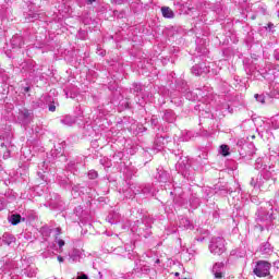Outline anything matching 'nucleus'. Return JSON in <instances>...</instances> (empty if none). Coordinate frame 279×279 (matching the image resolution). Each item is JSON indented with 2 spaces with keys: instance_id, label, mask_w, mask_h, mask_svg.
<instances>
[{
  "instance_id": "1",
  "label": "nucleus",
  "mask_w": 279,
  "mask_h": 279,
  "mask_svg": "<svg viewBox=\"0 0 279 279\" xmlns=\"http://www.w3.org/2000/svg\"><path fill=\"white\" fill-rule=\"evenodd\" d=\"M256 228L263 232V230H271L274 228V208L271 206L259 207L255 214Z\"/></svg>"
},
{
  "instance_id": "2",
  "label": "nucleus",
  "mask_w": 279,
  "mask_h": 279,
  "mask_svg": "<svg viewBox=\"0 0 279 279\" xmlns=\"http://www.w3.org/2000/svg\"><path fill=\"white\" fill-rule=\"evenodd\" d=\"M131 191H133V194L131 195L126 194V199H134L135 195H141V194L154 195V189L149 183H144V184L133 183L131 184Z\"/></svg>"
},
{
  "instance_id": "3",
  "label": "nucleus",
  "mask_w": 279,
  "mask_h": 279,
  "mask_svg": "<svg viewBox=\"0 0 279 279\" xmlns=\"http://www.w3.org/2000/svg\"><path fill=\"white\" fill-rule=\"evenodd\" d=\"M209 252L214 256H221L226 253V240L221 236H214L209 242Z\"/></svg>"
},
{
  "instance_id": "4",
  "label": "nucleus",
  "mask_w": 279,
  "mask_h": 279,
  "mask_svg": "<svg viewBox=\"0 0 279 279\" xmlns=\"http://www.w3.org/2000/svg\"><path fill=\"white\" fill-rule=\"evenodd\" d=\"M271 269V264L267 260H258L255 265L253 272L257 278H265L269 276Z\"/></svg>"
},
{
  "instance_id": "5",
  "label": "nucleus",
  "mask_w": 279,
  "mask_h": 279,
  "mask_svg": "<svg viewBox=\"0 0 279 279\" xmlns=\"http://www.w3.org/2000/svg\"><path fill=\"white\" fill-rule=\"evenodd\" d=\"M258 73L268 82H274L278 75V68L274 64H267L265 68H260Z\"/></svg>"
},
{
  "instance_id": "6",
  "label": "nucleus",
  "mask_w": 279,
  "mask_h": 279,
  "mask_svg": "<svg viewBox=\"0 0 279 279\" xmlns=\"http://www.w3.org/2000/svg\"><path fill=\"white\" fill-rule=\"evenodd\" d=\"M250 184L251 186H253V189L269 191V184L265 181V178L263 177L262 173L252 177Z\"/></svg>"
},
{
  "instance_id": "7",
  "label": "nucleus",
  "mask_w": 279,
  "mask_h": 279,
  "mask_svg": "<svg viewBox=\"0 0 279 279\" xmlns=\"http://www.w3.org/2000/svg\"><path fill=\"white\" fill-rule=\"evenodd\" d=\"M32 258H22V266L24 267V274L27 278H36V269L29 266Z\"/></svg>"
},
{
  "instance_id": "8",
  "label": "nucleus",
  "mask_w": 279,
  "mask_h": 279,
  "mask_svg": "<svg viewBox=\"0 0 279 279\" xmlns=\"http://www.w3.org/2000/svg\"><path fill=\"white\" fill-rule=\"evenodd\" d=\"M262 175L268 186L276 184V173H274V170H271V168H269V170H263Z\"/></svg>"
},
{
  "instance_id": "9",
  "label": "nucleus",
  "mask_w": 279,
  "mask_h": 279,
  "mask_svg": "<svg viewBox=\"0 0 279 279\" xmlns=\"http://www.w3.org/2000/svg\"><path fill=\"white\" fill-rule=\"evenodd\" d=\"M225 267H226V264H223L222 262L221 263H216L213 266L211 271H213L215 278H217V279L226 278V276H223Z\"/></svg>"
},
{
  "instance_id": "10",
  "label": "nucleus",
  "mask_w": 279,
  "mask_h": 279,
  "mask_svg": "<svg viewBox=\"0 0 279 279\" xmlns=\"http://www.w3.org/2000/svg\"><path fill=\"white\" fill-rule=\"evenodd\" d=\"M33 112L28 109H20L19 112V121H23V123H29V121L32 120L33 117Z\"/></svg>"
},
{
  "instance_id": "11",
  "label": "nucleus",
  "mask_w": 279,
  "mask_h": 279,
  "mask_svg": "<svg viewBox=\"0 0 279 279\" xmlns=\"http://www.w3.org/2000/svg\"><path fill=\"white\" fill-rule=\"evenodd\" d=\"M250 149H254V145L250 144V145L243 146L242 151H240V156L242 158H246V160H250V158L254 156V151H251Z\"/></svg>"
},
{
  "instance_id": "12",
  "label": "nucleus",
  "mask_w": 279,
  "mask_h": 279,
  "mask_svg": "<svg viewBox=\"0 0 279 279\" xmlns=\"http://www.w3.org/2000/svg\"><path fill=\"white\" fill-rule=\"evenodd\" d=\"M25 45V41H23V37L21 35H14L11 39V46L13 49H21Z\"/></svg>"
},
{
  "instance_id": "13",
  "label": "nucleus",
  "mask_w": 279,
  "mask_h": 279,
  "mask_svg": "<svg viewBox=\"0 0 279 279\" xmlns=\"http://www.w3.org/2000/svg\"><path fill=\"white\" fill-rule=\"evenodd\" d=\"M191 71H192V74L196 76H199L203 73H208V69L204 64H195L192 66Z\"/></svg>"
},
{
  "instance_id": "14",
  "label": "nucleus",
  "mask_w": 279,
  "mask_h": 279,
  "mask_svg": "<svg viewBox=\"0 0 279 279\" xmlns=\"http://www.w3.org/2000/svg\"><path fill=\"white\" fill-rule=\"evenodd\" d=\"M106 221H108V223H111V226H114L121 221V215H119V213H110L107 216Z\"/></svg>"
},
{
  "instance_id": "15",
  "label": "nucleus",
  "mask_w": 279,
  "mask_h": 279,
  "mask_svg": "<svg viewBox=\"0 0 279 279\" xmlns=\"http://www.w3.org/2000/svg\"><path fill=\"white\" fill-rule=\"evenodd\" d=\"M162 119L167 123H173L175 121V113L173 112V110L168 109L165 111Z\"/></svg>"
},
{
  "instance_id": "16",
  "label": "nucleus",
  "mask_w": 279,
  "mask_h": 279,
  "mask_svg": "<svg viewBox=\"0 0 279 279\" xmlns=\"http://www.w3.org/2000/svg\"><path fill=\"white\" fill-rule=\"evenodd\" d=\"M75 122H76V119L75 117H72V116H64L60 120V123H62V125H68V128H71V125H75Z\"/></svg>"
},
{
  "instance_id": "17",
  "label": "nucleus",
  "mask_w": 279,
  "mask_h": 279,
  "mask_svg": "<svg viewBox=\"0 0 279 279\" xmlns=\"http://www.w3.org/2000/svg\"><path fill=\"white\" fill-rule=\"evenodd\" d=\"M156 179L158 180V182H163L166 183L167 180H169V173H167V171L158 168L157 169V175Z\"/></svg>"
},
{
  "instance_id": "18",
  "label": "nucleus",
  "mask_w": 279,
  "mask_h": 279,
  "mask_svg": "<svg viewBox=\"0 0 279 279\" xmlns=\"http://www.w3.org/2000/svg\"><path fill=\"white\" fill-rule=\"evenodd\" d=\"M161 14H162L163 19H174V16H175V13H173V10H171V8H169V7H162Z\"/></svg>"
},
{
  "instance_id": "19",
  "label": "nucleus",
  "mask_w": 279,
  "mask_h": 279,
  "mask_svg": "<svg viewBox=\"0 0 279 279\" xmlns=\"http://www.w3.org/2000/svg\"><path fill=\"white\" fill-rule=\"evenodd\" d=\"M165 147V137H157L153 147V151H160Z\"/></svg>"
},
{
  "instance_id": "20",
  "label": "nucleus",
  "mask_w": 279,
  "mask_h": 279,
  "mask_svg": "<svg viewBox=\"0 0 279 279\" xmlns=\"http://www.w3.org/2000/svg\"><path fill=\"white\" fill-rule=\"evenodd\" d=\"M2 243H4L5 245H10L11 243H16V238H14V235H12L11 233H4L2 235Z\"/></svg>"
},
{
  "instance_id": "21",
  "label": "nucleus",
  "mask_w": 279,
  "mask_h": 279,
  "mask_svg": "<svg viewBox=\"0 0 279 279\" xmlns=\"http://www.w3.org/2000/svg\"><path fill=\"white\" fill-rule=\"evenodd\" d=\"M179 228H185V230H192L193 225H191V220H189L187 218H181L179 220Z\"/></svg>"
},
{
  "instance_id": "22",
  "label": "nucleus",
  "mask_w": 279,
  "mask_h": 279,
  "mask_svg": "<svg viewBox=\"0 0 279 279\" xmlns=\"http://www.w3.org/2000/svg\"><path fill=\"white\" fill-rule=\"evenodd\" d=\"M270 97H275V98L279 99V83H271Z\"/></svg>"
},
{
  "instance_id": "23",
  "label": "nucleus",
  "mask_w": 279,
  "mask_h": 279,
  "mask_svg": "<svg viewBox=\"0 0 279 279\" xmlns=\"http://www.w3.org/2000/svg\"><path fill=\"white\" fill-rule=\"evenodd\" d=\"M260 252L262 254H271L274 252V247H271V244L269 242H266L262 244Z\"/></svg>"
},
{
  "instance_id": "24",
  "label": "nucleus",
  "mask_w": 279,
  "mask_h": 279,
  "mask_svg": "<svg viewBox=\"0 0 279 279\" xmlns=\"http://www.w3.org/2000/svg\"><path fill=\"white\" fill-rule=\"evenodd\" d=\"M9 222L12 223V226H19L21 223V215L13 214L9 217Z\"/></svg>"
},
{
  "instance_id": "25",
  "label": "nucleus",
  "mask_w": 279,
  "mask_h": 279,
  "mask_svg": "<svg viewBox=\"0 0 279 279\" xmlns=\"http://www.w3.org/2000/svg\"><path fill=\"white\" fill-rule=\"evenodd\" d=\"M191 138H193V132L191 131H184L182 133V136L180 137V141L183 143L189 142Z\"/></svg>"
},
{
  "instance_id": "26",
  "label": "nucleus",
  "mask_w": 279,
  "mask_h": 279,
  "mask_svg": "<svg viewBox=\"0 0 279 279\" xmlns=\"http://www.w3.org/2000/svg\"><path fill=\"white\" fill-rule=\"evenodd\" d=\"M9 265L7 264L5 266L2 267V279H14V277H12V272L10 270L5 271L8 269Z\"/></svg>"
},
{
  "instance_id": "27",
  "label": "nucleus",
  "mask_w": 279,
  "mask_h": 279,
  "mask_svg": "<svg viewBox=\"0 0 279 279\" xmlns=\"http://www.w3.org/2000/svg\"><path fill=\"white\" fill-rule=\"evenodd\" d=\"M84 194V191H82V187L80 185H73L72 186V195L73 197H80V195Z\"/></svg>"
},
{
  "instance_id": "28",
  "label": "nucleus",
  "mask_w": 279,
  "mask_h": 279,
  "mask_svg": "<svg viewBox=\"0 0 279 279\" xmlns=\"http://www.w3.org/2000/svg\"><path fill=\"white\" fill-rule=\"evenodd\" d=\"M220 154L221 156H230V147L228 145L220 146Z\"/></svg>"
},
{
  "instance_id": "29",
  "label": "nucleus",
  "mask_w": 279,
  "mask_h": 279,
  "mask_svg": "<svg viewBox=\"0 0 279 279\" xmlns=\"http://www.w3.org/2000/svg\"><path fill=\"white\" fill-rule=\"evenodd\" d=\"M87 175L89 180H97V178H99V173H97L95 170H90Z\"/></svg>"
},
{
  "instance_id": "30",
  "label": "nucleus",
  "mask_w": 279,
  "mask_h": 279,
  "mask_svg": "<svg viewBox=\"0 0 279 279\" xmlns=\"http://www.w3.org/2000/svg\"><path fill=\"white\" fill-rule=\"evenodd\" d=\"M190 205L192 206V208H197V206H199V198L197 197L191 198Z\"/></svg>"
},
{
  "instance_id": "31",
  "label": "nucleus",
  "mask_w": 279,
  "mask_h": 279,
  "mask_svg": "<svg viewBox=\"0 0 279 279\" xmlns=\"http://www.w3.org/2000/svg\"><path fill=\"white\" fill-rule=\"evenodd\" d=\"M56 243H57V245H59L58 252H62V247H64V244H65L64 240H60V239L56 238Z\"/></svg>"
},
{
  "instance_id": "32",
  "label": "nucleus",
  "mask_w": 279,
  "mask_h": 279,
  "mask_svg": "<svg viewBox=\"0 0 279 279\" xmlns=\"http://www.w3.org/2000/svg\"><path fill=\"white\" fill-rule=\"evenodd\" d=\"M36 20H38V14H35V13L28 14V16L26 17V21L28 23H32V21H36Z\"/></svg>"
},
{
  "instance_id": "33",
  "label": "nucleus",
  "mask_w": 279,
  "mask_h": 279,
  "mask_svg": "<svg viewBox=\"0 0 279 279\" xmlns=\"http://www.w3.org/2000/svg\"><path fill=\"white\" fill-rule=\"evenodd\" d=\"M74 213H75L76 217H82L84 209L82 208V206H77V207H75Z\"/></svg>"
},
{
  "instance_id": "34",
  "label": "nucleus",
  "mask_w": 279,
  "mask_h": 279,
  "mask_svg": "<svg viewBox=\"0 0 279 279\" xmlns=\"http://www.w3.org/2000/svg\"><path fill=\"white\" fill-rule=\"evenodd\" d=\"M255 99H256V101H258L259 104H265V95L255 94Z\"/></svg>"
},
{
  "instance_id": "35",
  "label": "nucleus",
  "mask_w": 279,
  "mask_h": 279,
  "mask_svg": "<svg viewBox=\"0 0 279 279\" xmlns=\"http://www.w3.org/2000/svg\"><path fill=\"white\" fill-rule=\"evenodd\" d=\"M65 97H66V99H69V98L70 99H75V97H77V94L65 90Z\"/></svg>"
},
{
  "instance_id": "36",
  "label": "nucleus",
  "mask_w": 279,
  "mask_h": 279,
  "mask_svg": "<svg viewBox=\"0 0 279 279\" xmlns=\"http://www.w3.org/2000/svg\"><path fill=\"white\" fill-rule=\"evenodd\" d=\"M43 236H49V234H51V231L48 228H41L40 230Z\"/></svg>"
},
{
  "instance_id": "37",
  "label": "nucleus",
  "mask_w": 279,
  "mask_h": 279,
  "mask_svg": "<svg viewBox=\"0 0 279 279\" xmlns=\"http://www.w3.org/2000/svg\"><path fill=\"white\" fill-rule=\"evenodd\" d=\"M141 90H143V87L138 84H134L133 85V92L134 93H141Z\"/></svg>"
},
{
  "instance_id": "38",
  "label": "nucleus",
  "mask_w": 279,
  "mask_h": 279,
  "mask_svg": "<svg viewBox=\"0 0 279 279\" xmlns=\"http://www.w3.org/2000/svg\"><path fill=\"white\" fill-rule=\"evenodd\" d=\"M203 90H207V93H205V92H203L201 95H202V97H208V93H210V87H208V86H204L203 87Z\"/></svg>"
},
{
  "instance_id": "39",
  "label": "nucleus",
  "mask_w": 279,
  "mask_h": 279,
  "mask_svg": "<svg viewBox=\"0 0 279 279\" xmlns=\"http://www.w3.org/2000/svg\"><path fill=\"white\" fill-rule=\"evenodd\" d=\"M255 169H263V160L262 159L256 160Z\"/></svg>"
},
{
  "instance_id": "40",
  "label": "nucleus",
  "mask_w": 279,
  "mask_h": 279,
  "mask_svg": "<svg viewBox=\"0 0 279 279\" xmlns=\"http://www.w3.org/2000/svg\"><path fill=\"white\" fill-rule=\"evenodd\" d=\"M134 194V191L132 190V185H130V187L124 191V197H128L126 195H133Z\"/></svg>"
},
{
  "instance_id": "41",
  "label": "nucleus",
  "mask_w": 279,
  "mask_h": 279,
  "mask_svg": "<svg viewBox=\"0 0 279 279\" xmlns=\"http://www.w3.org/2000/svg\"><path fill=\"white\" fill-rule=\"evenodd\" d=\"M75 279H88V275L84 272H77V277Z\"/></svg>"
},
{
  "instance_id": "42",
  "label": "nucleus",
  "mask_w": 279,
  "mask_h": 279,
  "mask_svg": "<svg viewBox=\"0 0 279 279\" xmlns=\"http://www.w3.org/2000/svg\"><path fill=\"white\" fill-rule=\"evenodd\" d=\"M274 27H276V25H274V23L269 22L267 24V26L265 27V29H268V32H274Z\"/></svg>"
},
{
  "instance_id": "43",
  "label": "nucleus",
  "mask_w": 279,
  "mask_h": 279,
  "mask_svg": "<svg viewBox=\"0 0 279 279\" xmlns=\"http://www.w3.org/2000/svg\"><path fill=\"white\" fill-rule=\"evenodd\" d=\"M271 122H272V123H275V122L278 123V122H279V116L274 117V118L271 119ZM275 128H279V123L276 124Z\"/></svg>"
},
{
  "instance_id": "44",
  "label": "nucleus",
  "mask_w": 279,
  "mask_h": 279,
  "mask_svg": "<svg viewBox=\"0 0 279 279\" xmlns=\"http://www.w3.org/2000/svg\"><path fill=\"white\" fill-rule=\"evenodd\" d=\"M68 169L71 171L73 169H75V161H71L68 163Z\"/></svg>"
},
{
  "instance_id": "45",
  "label": "nucleus",
  "mask_w": 279,
  "mask_h": 279,
  "mask_svg": "<svg viewBox=\"0 0 279 279\" xmlns=\"http://www.w3.org/2000/svg\"><path fill=\"white\" fill-rule=\"evenodd\" d=\"M274 58L279 61V48L274 51Z\"/></svg>"
},
{
  "instance_id": "46",
  "label": "nucleus",
  "mask_w": 279,
  "mask_h": 279,
  "mask_svg": "<svg viewBox=\"0 0 279 279\" xmlns=\"http://www.w3.org/2000/svg\"><path fill=\"white\" fill-rule=\"evenodd\" d=\"M93 3H97V0H86L87 5H93Z\"/></svg>"
},
{
  "instance_id": "47",
  "label": "nucleus",
  "mask_w": 279,
  "mask_h": 279,
  "mask_svg": "<svg viewBox=\"0 0 279 279\" xmlns=\"http://www.w3.org/2000/svg\"><path fill=\"white\" fill-rule=\"evenodd\" d=\"M98 56H101L104 58V56H106V51L105 50H97Z\"/></svg>"
},
{
  "instance_id": "48",
  "label": "nucleus",
  "mask_w": 279,
  "mask_h": 279,
  "mask_svg": "<svg viewBox=\"0 0 279 279\" xmlns=\"http://www.w3.org/2000/svg\"><path fill=\"white\" fill-rule=\"evenodd\" d=\"M49 111H50V112H56V107H54L53 105H50V106H49Z\"/></svg>"
},
{
  "instance_id": "49",
  "label": "nucleus",
  "mask_w": 279,
  "mask_h": 279,
  "mask_svg": "<svg viewBox=\"0 0 279 279\" xmlns=\"http://www.w3.org/2000/svg\"><path fill=\"white\" fill-rule=\"evenodd\" d=\"M172 276H174V278H178V276H180V272H175V274L171 272L170 278H173Z\"/></svg>"
},
{
  "instance_id": "50",
  "label": "nucleus",
  "mask_w": 279,
  "mask_h": 279,
  "mask_svg": "<svg viewBox=\"0 0 279 279\" xmlns=\"http://www.w3.org/2000/svg\"><path fill=\"white\" fill-rule=\"evenodd\" d=\"M125 1H128V0H116V3H118L119 5H121V3H125Z\"/></svg>"
},
{
  "instance_id": "51",
  "label": "nucleus",
  "mask_w": 279,
  "mask_h": 279,
  "mask_svg": "<svg viewBox=\"0 0 279 279\" xmlns=\"http://www.w3.org/2000/svg\"><path fill=\"white\" fill-rule=\"evenodd\" d=\"M56 232H57V236L60 235V234H62V231H61L60 228H57V229H56Z\"/></svg>"
},
{
  "instance_id": "52",
  "label": "nucleus",
  "mask_w": 279,
  "mask_h": 279,
  "mask_svg": "<svg viewBox=\"0 0 279 279\" xmlns=\"http://www.w3.org/2000/svg\"><path fill=\"white\" fill-rule=\"evenodd\" d=\"M57 258H58L59 263H64V257L58 256Z\"/></svg>"
},
{
  "instance_id": "53",
  "label": "nucleus",
  "mask_w": 279,
  "mask_h": 279,
  "mask_svg": "<svg viewBox=\"0 0 279 279\" xmlns=\"http://www.w3.org/2000/svg\"><path fill=\"white\" fill-rule=\"evenodd\" d=\"M180 167H182V163L178 162L177 163V169H179V171H182V169H180Z\"/></svg>"
},
{
  "instance_id": "54",
  "label": "nucleus",
  "mask_w": 279,
  "mask_h": 279,
  "mask_svg": "<svg viewBox=\"0 0 279 279\" xmlns=\"http://www.w3.org/2000/svg\"><path fill=\"white\" fill-rule=\"evenodd\" d=\"M5 54L8 56V58H12V54L10 52H8V50H4Z\"/></svg>"
},
{
  "instance_id": "55",
  "label": "nucleus",
  "mask_w": 279,
  "mask_h": 279,
  "mask_svg": "<svg viewBox=\"0 0 279 279\" xmlns=\"http://www.w3.org/2000/svg\"><path fill=\"white\" fill-rule=\"evenodd\" d=\"M10 157V151H7L5 154H4V158H9Z\"/></svg>"
},
{
  "instance_id": "56",
  "label": "nucleus",
  "mask_w": 279,
  "mask_h": 279,
  "mask_svg": "<svg viewBox=\"0 0 279 279\" xmlns=\"http://www.w3.org/2000/svg\"><path fill=\"white\" fill-rule=\"evenodd\" d=\"M3 245V239L0 238V247Z\"/></svg>"
},
{
  "instance_id": "57",
  "label": "nucleus",
  "mask_w": 279,
  "mask_h": 279,
  "mask_svg": "<svg viewBox=\"0 0 279 279\" xmlns=\"http://www.w3.org/2000/svg\"><path fill=\"white\" fill-rule=\"evenodd\" d=\"M24 90H25L26 93H29V87H25Z\"/></svg>"
},
{
  "instance_id": "58",
  "label": "nucleus",
  "mask_w": 279,
  "mask_h": 279,
  "mask_svg": "<svg viewBox=\"0 0 279 279\" xmlns=\"http://www.w3.org/2000/svg\"><path fill=\"white\" fill-rule=\"evenodd\" d=\"M98 278H104V275H101V272H98Z\"/></svg>"
},
{
  "instance_id": "59",
  "label": "nucleus",
  "mask_w": 279,
  "mask_h": 279,
  "mask_svg": "<svg viewBox=\"0 0 279 279\" xmlns=\"http://www.w3.org/2000/svg\"><path fill=\"white\" fill-rule=\"evenodd\" d=\"M53 247H56V244L50 245V248H51V250H53Z\"/></svg>"
},
{
  "instance_id": "60",
  "label": "nucleus",
  "mask_w": 279,
  "mask_h": 279,
  "mask_svg": "<svg viewBox=\"0 0 279 279\" xmlns=\"http://www.w3.org/2000/svg\"><path fill=\"white\" fill-rule=\"evenodd\" d=\"M0 141H3V136H0Z\"/></svg>"
},
{
  "instance_id": "61",
  "label": "nucleus",
  "mask_w": 279,
  "mask_h": 279,
  "mask_svg": "<svg viewBox=\"0 0 279 279\" xmlns=\"http://www.w3.org/2000/svg\"><path fill=\"white\" fill-rule=\"evenodd\" d=\"M4 145H5V144L2 143V144H1V147H4Z\"/></svg>"
},
{
  "instance_id": "62",
  "label": "nucleus",
  "mask_w": 279,
  "mask_h": 279,
  "mask_svg": "<svg viewBox=\"0 0 279 279\" xmlns=\"http://www.w3.org/2000/svg\"><path fill=\"white\" fill-rule=\"evenodd\" d=\"M147 228H151V225H148Z\"/></svg>"
},
{
  "instance_id": "63",
  "label": "nucleus",
  "mask_w": 279,
  "mask_h": 279,
  "mask_svg": "<svg viewBox=\"0 0 279 279\" xmlns=\"http://www.w3.org/2000/svg\"><path fill=\"white\" fill-rule=\"evenodd\" d=\"M156 263H160V259H157Z\"/></svg>"
},
{
  "instance_id": "64",
  "label": "nucleus",
  "mask_w": 279,
  "mask_h": 279,
  "mask_svg": "<svg viewBox=\"0 0 279 279\" xmlns=\"http://www.w3.org/2000/svg\"><path fill=\"white\" fill-rule=\"evenodd\" d=\"M183 279H186V278H183Z\"/></svg>"
}]
</instances>
